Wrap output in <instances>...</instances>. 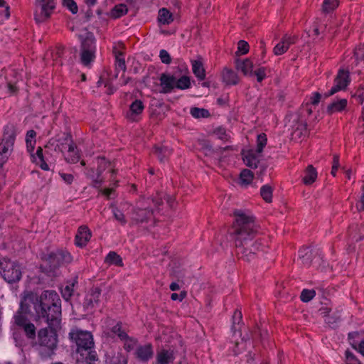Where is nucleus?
I'll return each instance as SVG.
<instances>
[{
	"label": "nucleus",
	"mask_w": 364,
	"mask_h": 364,
	"mask_svg": "<svg viewBox=\"0 0 364 364\" xmlns=\"http://www.w3.org/2000/svg\"><path fill=\"white\" fill-rule=\"evenodd\" d=\"M235 221L230 229L233 237L237 254L240 259L250 262L255 258L259 252H264L268 247V241L265 237H258L252 240L259 232V226L255 223V218L243 213L234 211Z\"/></svg>",
	"instance_id": "f257e3e1"
},
{
	"label": "nucleus",
	"mask_w": 364,
	"mask_h": 364,
	"mask_svg": "<svg viewBox=\"0 0 364 364\" xmlns=\"http://www.w3.org/2000/svg\"><path fill=\"white\" fill-rule=\"evenodd\" d=\"M26 301L30 302L34 310L36 320H44L48 325L60 326L61 322V300L53 290L43 291L40 296L26 291Z\"/></svg>",
	"instance_id": "f03ea898"
},
{
	"label": "nucleus",
	"mask_w": 364,
	"mask_h": 364,
	"mask_svg": "<svg viewBox=\"0 0 364 364\" xmlns=\"http://www.w3.org/2000/svg\"><path fill=\"white\" fill-rule=\"evenodd\" d=\"M42 259L43 264H41V268L43 272L51 273L54 272L60 266L70 263L73 257L67 250H57L45 255Z\"/></svg>",
	"instance_id": "7ed1b4c3"
},
{
	"label": "nucleus",
	"mask_w": 364,
	"mask_h": 364,
	"mask_svg": "<svg viewBox=\"0 0 364 364\" xmlns=\"http://www.w3.org/2000/svg\"><path fill=\"white\" fill-rule=\"evenodd\" d=\"M16 136L15 125L9 124L4 127L2 138L0 141V168L7 161L14 150Z\"/></svg>",
	"instance_id": "20e7f679"
},
{
	"label": "nucleus",
	"mask_w": 364,
	"mask_h": 364,
	"mask_svg": "<svg viewBox=\"0 0 364 364\" xmlns=\"http://www.w3.org/2000/svg\"><path fill=\"white\" fill-rule=\"evenodd\" d=\"M0 274L8 283H16L22 277L21 265L18 262L7 257L0 258Z\"/></svg>",
	"instance_id": "39448f33"
},
{
	"label": "nucleus",
	"mask_w": 364,
	"mask_h": 364,
	"mask_svg": "<svg viewBox=\"0 0 364 364\" xmlns=\"http://www.w3.org/2000/svg\"><path fill=\"white\" fill-rule=\"evenodd\" d=\"M69 338L77 346V352L84 356V351L92 349L94 340L90 332L77 328L72 329L69 333Z\"/></svg>",
	"instance_id": "423d86ee"
},
{
	"label": "nucleus",
	"mask_w": 364,
	"mask_h": 364,
	"mask_svg": "<svg viewBox=\"0 0 364 364\" xmlns=\"http://www.w3.org/2000/svg\"><path fill=\"white\" fill-rule=\"evenodd\" d=\"M60 328V326H51L48 325V327L43 328L38 332V341L41 346L47 348L50 352L57 348L58 344V333L57 331Z\"/></svg>",
	"instance_id": "0eeeda50"
},
{
	"label": "nucleus",
	"mask_w": 364,
	"mask_h": 364,
	"mask_svg": "<svg viewBox=\"0 0 364 364\" xmlns=\"http://www.w3.org/2000/svg\"><path fill=\"white\" fill-rule=\"evenodd\" d=\"M55 0H36L35 2L34 19L37 23L47 21L54 12Z\"/></svg>",
	"instance_id": "6e6552de"
},
{
	"label": "nucleus",
	"mask_w": 364,
	"mask_h": 364,
	"mask_svg": "<svg viewBox=\"0 0 364 364\" xmlns=\"http://www.w3.org/2000/svg\"><path fill=\"white\" fill-rule=\"evenodd\" d=\"M28 295L26 292H24L21 299L19 309L14 316L15 323L20 328L30 323L26 315L33 314L31 309V304L26 301Z\"/></svg>",
	"instance_id": "1a4fd4ad"
},
{
	"label": "nucleus",
	"mask_w": 364,
	"mask_h": 364,
	"mask_svg": "<svg viewBox=\"0 0 364 364\" xmlns=\"http://www.w3.org/2000/svg\"><path fill=\"white\" fill-rule=\"evenodd\" d=\"M153 215V210L143 202L134 207L132 210V224L146 223Z\"/></svg>",
	"instance_id": "9d476101"
},
{
	"label": "nucleus",
	"mask_w": 364,
	"mask_h": 364,
	"mask_svg": "<svg viewBox=\"0 0 364 364\" xmlns=\"http://www.w3.org/2000/svg\"><path fill=\"white\" fill-rule=\"evenodd\" d=\"M335 85L328 92L324 94L325 97H328L337 92L345 90L350 82L349 71L344 69H340L334 80Z\"/></svg>",
	"instance_id": "9b49d317"
},
{
	"label": "nucleus",
	"mask_w": 364,
	"mask_h": 364,
	"mask_svg": "<svg viewBox=\"0 0 364 364\" xmlns=\"http://www.w3.org/2000/svg\"><path fill=\"white\" fill-rule=\"evenodd\" d=\"M55 141L58 142L55 150H59L63 152L68 148V152H74L77 149V146L73 141V136L70 132H63L59 134L55 137Z\"/></svg>",
	"instance_id": "f8f14e48"
},
{
	"label": "nucleus",
	"mask_w": 364,
	"mask_h": 364,
	"mask_svg": "<svg viewBox=\"0 0 364 364\" xmlns=\"http://www.w3.org/2000/svg\"><path fill=\"white\" fill-rule=\"evenodd\" d=\"M101 291V289L98 287H92L85 297L83 301L84 309L89 311L98 306L100 301Z\"/></svg>",
	"instance_id": "ddd939ff"
},
{
	"label": "nucleus",
	"mask_w": 364,
	"mask_h": 364,
	"mask_svg": "<svg viewBox=\"0 0 364 364\" xmlns=\"http://www.w3.org/2000/svg\"><path fill=\"white\" fill-rule=\"evenodd\" d=\"M92 232L87 225H81L78 228L75 237V244L77 247H85L90 240Z\"/></svg>",
	"instance_id": "4468645a"
},
{
	"label": "nucleus",
	"mask_w": 364,
	"mask_h": 364,
	"mask_svg": "<svg viewBox=\"0 0 364 364\" xmlns=\"http://www.w3.org/2000/svg\"><path fill=\"white\" fill-rule=\"evenodd\" d=\"M125 46L123 43H118L112 49V53L115 57V65L117 70L125 72L127 69L125 60L124 58Z\"/></svg>",
	"instance_id": "2eb2a0df"
},
{
	"label": "nucleus",
	"mask_w": 364,
	"mask_h": 364,
	"mask_svg": "<svg viewBox=\"0 0 364 364\" xmlns=\"http://www.w3.org/2000/svg\"><path fill=\"white\" fill-rule=\"evenodd\" d=\"M175 351L173 348H161L158 350L156 355V364H170L175 360Z\"/></svg>",
	"instance_id": "dca6fc26"
},
{
	"label": "nucleus",
	"mask_w": 364,
	"mask_h": 364,
	"mask_svg": "<svg viewBox=\"0 0 364 364\" xmlns=\"http://www.w3.org/2000/svg\"><path fill=\"white\" fill-rule=\"evenodd\" d=\"M97 169L96 179L94 180L92 186L95 188H100L104 182V178L102 177V173L107 168L111 166V163L106 160L105 157H97Z\"/></svg>",
	"instance_id": "f3484780"
},
{
	"label": "nucleus",
	"mask_w": 364,
	"mask_h": 364,
	"mask_svg": "<svg viewBox=\"0 0 364 364\" xmlns=\"http://www.w3.org/2000/svg\"><path fill=\"white\" fill-rule=\"evenodd\" d=\"M134 355L141 362H147L154 355L153 346L151 343L139 346L136 348Z\"/></svg>",
	"instance_id": "a211bd4d"
},
{
	"label": "nucleus",
	"mask_w": 364,
	"mask_h": 364,
	"mask_svg": "<svg viewBox=\"0 0 364 364\" xmlns=\"http://www.w3.org/2000/svg\"><path fill=\"white\" fill-rule=\"evenodd\" d=\"M162 93H169L175 87L176 77L166 73H162L159 78Z\"/></svg>",
	"instance_id": "6ab92c4d"
},
{
	"label": "nucleus",
	"mask_w": 364,
	"mask_h": 364,
	"mask_svg": "<svg viewBox=\"0 0 364 364\" xmlns=\"http://www.w3.org/2000/svg\"><path fill=\"white\" fill-rule=\"evenodd\" d=\"M253 62L250 58L235 60L236 69L240 70L245 76H253Z\"/></svg>",
	"instance_id": "aec40b11"
},
{
	"label": "nucleus",
	"mask_w": 364,
	"mask_h": 364,
	"mask_svg": "<svg viewBox=\"0 0 364 364\" xmlns=\"http://www.w3.org/2000/svg\"><path fill=\"white\" fill-rule=\"evenodd\" d=\"M144 109L143 102L139 100H135L129 106L127 117L132 122H136L138 120L137 117L142 113Z\"/></svg>",
	"instance_id": "412c9836"
},
{
	"label": "nucleus",
	"mask_w": 364,
	"mask_h": 364,
	"mask_svg": "<svg viewBox=\"0 0 364 364\" xmlns=\"http://www.w3.org/2000/svg\"><path fill=\"white\" fill-rule=\"evenodd\" d=\"M223 81L228 85H235L239 83L240 78L237 74L232 70L225 68L222 72Z\"/></svg>",
	"instance_id": "4be33fe9"
},
{
	"label": "nucleus",
	"mask_w": 364,
	"mask_h": 364,
	"mask_svg": "<svg viewBox=\"0 0 364 364\" xmlns=\"http://www.w3.org/2000/svg\"><path fill=\"white\" fill-rule=\"evenodd\" d=\"M81 50L96 51L95 38L92 33H87L81 41Z\"/></svg>",
	"instance_id": "5701e85b"
},
{
	"label": "nucleus",
	"mask_w": 364,
	"mask_h": 364,
	"mask_svg": "<svg viewBox=\"0 0 364 364\" xmlns=\"http://www.w3.org/2000/svg\"><path fill=\"white\" fill-rule=\"evenodd\" d=\"M347 104L348 102L346 99H341L333 102L327 106L326 112L328 115H331L333 113L342 112L346 108Z\"/></svg>",
	"instance_id": "b1692460"
},
{
	"label": "nucleus",
	"mask_w": 364,
	"mask_h": 364,
	"mask_svg": "<svg viewBox=\"0 0 364 364\" xmlns=\"http://www.w3.org/2000/svg\"><path fill=\"white\" fill-rule=\"evenodd\" d=\"M317 178V171L312 165H309L304 171L302 181L305 185H311Z\"/></svg>",
	"instance_id": "393cba45"
},
{
	"label": "nucleus",
	"mask_w": 364,
	"mask_h": 364,
	"mask_svg": "<svg viewBox=\"0 0 364 364\" xmlns=\"http://www.w3.org/2000/svg\"><path fill=\"white\" fill-rule=\"evenodd\" d=\"M192 70L195 76L199 80H203L205 78V70L202 61L193 60H191Z\"/></svg>",
	"instance_id": "a878e982"
},
{
	"label": "nucleus",
	"mask_w": 364,
	"mask_h": 364,
	"mask_svg": "<svg viewBox=\"0 0 364 364\" xmlns=\"http://www.w3.org/2000/svg\"><path fill=\"white\" fill-rule=\"evenodd\" d=\"M243 161L247 166L254 169L257 168L259 163V160L253 151H248L244 156Z\"/></svg>",
	"instance_id": "bb28decb"
},
{
	"label": "nucleus",
	"mask_w": 364,
	"mask_h": 364,
	"mask_svg": "<svg viewBox=\"0 0 364 364\" xmlns=\"http://www.w3.org/2000/svg\"><path fill=\"white\" fill-rule=\"evenodd\" d=\"M154 149V154L161 162H164L171 154V150L166 146H155Z\"/></svg>",
	"instance_id": "cd10ccee"
},
{
	"label": "nucleus",
	"mask_w": 364,
	"mask_h": 364,
	"mask_svg": "<svg viewBox=\"0 0 364 364\" xmlns=\"http://www.w3.org/2000/svg\"><path fill=\"white\" fill-rule=\"evenodd\" d=\"M105 262L109 264H114L117 267H122L124 265L120 255L114 251L108 253L105 257Z\"/></svg>",
	"instance_id": "c85d7f7f"
},
{
	"label": "nucleus",
	"mask_w": 364,
	"mask_h": 364,
	"mask_svg": "<svg viewBox=\"0 0 364 364\" xmlns=\"http://www.w3.org/2000/svg\"><path fill=\"white\" fill-rule=\"evenodd\" d=\"M95 58V51L81 50L80 61L85 66H90Z\"/></svg>",
	"instance_id": "c756f323"
},
{
	"label": "nucleus",
	"mask_w": 364,
	"mask_h": 364,
	"mask_svg": "<svg viewBox=\"0 0 364 364\" xmlns=\"http://www.w3.org/2000/svg\"><path fill=\"white\" fill-rule=\"evenodd\" d=\"M158 20L163 24H169L173 19L172 14L167 9L163 8L159 11Z\"/></svg>",
	"instance_id": "7c9ffc66"
},
{
	"label": "nucleus",
	"mask_w": 364,
	"mask_h": 364,
	"mask_svg": "<svg viewBox=\"0 0 364 364\" xmlns=\"http://www.w3.org/2000/svg\"><path fill=\"white\" fill-rule=\"evenodd\" d=\"M105 363L106 364H127V361L122 353H118L112 355H107Z\"/></svg>",
	"instance_id": "2f4dec72"
},
{
	"label": "nucleus",
	"mask_w": 364,
	"mask_h": 364,
	"mask_svg": "<svg viewBox=\"0 0 364 364\" xmlns=\"http://www.w3.org/2000/svg\"><path fill=\"white\" fill-rule=\"evenodd\" d=\"M127 11L128 9L125 4H117L111 10L110 15L113 18H118L127 14Z\"/></svg>",
	"instance_id": "473e14b6"
},
{
	"label": "nucleus",
	"mask_w": 364,
	"mask_h": 364,
	"mask_svg": "<svg viewBox=\"0 0 364 364\" xmlns=\"http://www.w3.org/2000/svg\"><path fill=\"white\" fill-rule=\"evenodd\" d=\"M273 188L269 185L262 186L260 188V196L266 203L272 201Z\"/></svg>",
	"instance_id": "72a5a7b5"
},
{
	"label": "nucleus",
	"mask_w": 364,
	"mask_h": 364,
	"mask_svg": "<svg viewBox=\"0 0 364 364\" xmlns=\"http://www.w3.org/2000/svg\"><path fill=\"white\" fill-rule=\"evenodd\" d=\"M254 178V173L249 169H243L240 174L241 184L249 185L251 183Z\"/></svg>",
	"instance_id": "f704fd0d"
},
{
	"label": "nucleus",
	"mask_w": 364,
	"mask_h": 364,
	"mask_svg": "<svg viewBox=\"0 0 364 364\" xmlns=\"http://www.w3.org/2000/svg\"><path fill=\"white\" fill-rule=\"evenodd\" d=\"M190 112L196 119L208 118L210 116L209 111L204 108L192 107Z\"/></svg>",
	"instance_id": "c9c22d12"
},
{
	"label": "nucleus",
	"mask_w": 364,
	"mask_h": 364,
	"mask_svg": "<svg viewBox=\"0 0 364 364\" xmlns=\"http://www.w3.org/2000/svg\"><path fill=\"white\" fill-rule=\"evenodd\" d=\"M191 87L190 77L186 75L181 77L179 79L176 77L175 87L180 90H186Z\"/></svg>",
	"instance_id": "e433bc0d"
},
{
	"label": "nucleus",
	"mask_w": 364,
	"mask_h": 364,
	"mask_svg": "<svg viewBox=\"0 0 364 364\" xmlns=\"http://www.w3.org/2000/svg\"><path fill=\"white\" fill-rule=\"evenodd\" d=\"M339 4L338 0H324L322 5V10L324 13H330L336 9Z\"/></svg>",
	"instance_id": "4c0bfd02"
},
{
	"label": "nucleus",
	"mask_w": 364,
	"mask_h": 364,
	"mask_svg": "<svg viewBox=\"0 0 364 364\" xmlns=\"http://www.w3.org/2000/svg\"><path fill=\"white\" fill-rule=\"evenodd\" d=\"M299 257L303 263L309 264L311 261V250L308 247H304L299 251Z\"/></svg>",
	"instance_id": "58836bf2"
},
{
	"label": "nucleus",
	"mask_w": 364,
	"mask_h": 364,
	"mask_svg": "<svg viewBox=\"0 0 364 364\" xmlns=\"http://www.w3.org/2000/svg\"><path fill=\"white\" fill-rule=\"evenodd\" d=\"M21 328L23 329V331L28 338L34 339L36 338V327L33 323L30 322L28 324L21 326Z\"/></svg>",
	"instance_id": "ea45409f"
},
{
	"label": "nucleus",
	"mask_w": 364,
	"mask_h": 364,
	"mask_svg": "<svg viewBox=\"0 0 364 364\" xmlns=\"http://www.w3.org/2000/svg\"><path fill=\"white\" fill-rule=\"evenodd\" d=\"M267 142V135L261 133L257 136V153H262Z\"/></svg>",
	"instance_id": "a19ab883"
},
{
	"label": "nucleus",
	"mask_w": 364,
	"mask_h": 364,
	"mask_svg": "<svg viewBox=\"0 0 364 364\" xmlns=\"http://www.w3.org/2000/svg\"><path fill=\"white\" fill-rule=\"evenodd\" d=\"M111 331L117 335L121 340H123L126 338H128L127 333L122 329V323L119 322L115 326H114Z\"/></svg>",
	"instance_id": "79ce46f5"
},
{
	"label": "nucleus",
	"mask_w": 364,
	"mask_h": 364,
	"mask_svg": "<svg viewBox=\"0 0 364 364\" xmlns=\"http://www.w3.org/2000/svg\"><path fill=\"white\" fill-rule=\"evenodd\" d=\"M340 321L341 314L338 311L334 312L332 314H330V315L324 319V321L330 326H334Z\"/></svg>",
	"instance_id": "37998d69"
},
{
	"label": "nucleus",
	"mask_w": 364,
	"mask_h": 364,
	"mask_svg": "<svg viewBox=\"0 0 364 364\" xmlns=\"http://www.w3.org/2000/svg\"><path fill=\"white\" fill-rule=\"evenodd\" d=\"M316 295V292L314 290L311 289H304L300 295V299L304 302H309L311 301Z\"/></svg>",
	"instance_id": "c03bdc74"
},
{
	"label": "nucleus",
	"mask_w": 364,
	"mask_h": 364,
	"mask_svg": "<svg viewBox=\"0 0 364 364\" xmlns=\"http://www.w3.org/2000/svg\"><path fill=\"white\" fill-rule=\"evenodd\" d=\"M250 46L248 43L245 41L240 40L237 43V51L236 52L237 55L239 53L242 55L247 54L249 52Z\"/></svg>",
	"instance_id": "a18cd8bd"
},
{
	"label": "nucleus",
	"mask_w": 364,
	"mask_h": 364,
	"mask_svg": "<svg viewBox=\"0 0 364 364\" xmlns=\"http://www.w3.org/2000/svg\"><path fill=\"white\" fill-rule=\"evenodd\" d=\"M353 55L357 61L364 62V43L360 44L354 49Z\"/></svg>",
	"instance_id": "49530a36"
},
{
	"label": "nucleus",
	"mask_w": 364,
	"mask_h": 364,
	"mask_svg": "<svg viewBox=\"0 0 364 364\" xmlns=\"http://www.w3.org/2000/svg\"><path fill=\"white\" fill-rule=\"evenodd\" d=\"M122 341H124V348L127 352H129L132 350H133L137 343L136 339H135L134 338H131L129 336H128V338H126L123 339Z\"/></svg>",
	"instance_id": "de8ad7c7"
},
{
	"label": "nucleus",
	"mask_w": 364,
	"mask_h": 364,
	"mask_svg": "<svg viewBox=\"0 0 364 364\" xmlns=\"http://www.w3.org/2000/svg\"><path fill=\"white\" fill-rule=\"evenodd\" d=\"M282 41L284 43L285 46H287V48L289 49L290 46L295 44L298 41V36H289L287 34H285L282 38Z\"/></svg>",
	"instance_id": "09e8293b"
},
{
	"label": "nucleus",
	"mask_w": 364,
	"mask_h": 364,
	"mask_svg": "<svg viewBox=\"0 0 364 364\" xmlns=\"http://www.w3.org/2000/svg\"><path fill=\"white\" fill-rule=\"evenodd\" d=\"M266 70L267 68L265 67H259L255 70H253V76H256L257 82H261L266 78Z\"/></svg>",
	"instance_id": "8fccbe9b"
},
{
	"label": "nucleus",
	"mask_w": 364,
	"mask_h": 364,
	"mask_svg": "<svg viewBox=\"0 0 364 364\" xmlns=\"http://www.w3.org/2000/svg\"><path fill=\"white\" fill-rule=\"evenodd\" d=\"M63 5L69 9L73 14L77 13L78 7L74 0H63Z\"/></svg>",
	"instance_id": "3c124183"
},
{
	"label": "nucleus",
	"mask_w": 364,
	"mask_h": 364,
	"mask_svg": "<svg viewBox=\"0 0 364 364\" xmlns=\"http://www.w3.org/2000/svg\"><path fill=\"white\" fill-rule=\"evenodd\" d=\"M65 159L67 162L70 164L77 163L80 159V155L77 149H75L74 152H68V155L65 156Z\"/></svg>",
	"instance_id": "603ef678"
},
{
	"label": "nucleus",
	"mask_w": 364,
	"mask_h": 364,
	"mask_svg": "<svg viewBox=\"0 0 364 364\" xmlns=\"http://www.w3.org/2000/svg\"><path fill=\"white\" fill-rule=\"evenodd\" d=\"M113 215L114 218L122 225H124L127 223L124 214L119 210L118 208H114L113 210Z\"/></svg>",
	"instance_id": "864d4df0"
},
{
	"label": "nucleus",
	"mask_w": 364,
	"mask_h": 364,
	"mask_svg": "<svg viewBox=\"0 0 364 364\" xmlns=\"http://www.w3.org/2000/svg\"><path fill=\"white\" fill-rule=\"evenodd\" d=\"M288 50L287 46H285L284 43L281 40L274 48V53L276 55H280L284 54Z\"/></svg>",
	"instance_id": "5fc2aeb1"
},
{
	"label": "nucleus",
	"mask_w": 364,
	"mask_h": 364,
	"mask_svg": "<svg viewBox=\"0 0 364 364\" xmlns=\"http://www.w3.org/2000/svg\"><path fill=\"white\" fill-rule=\"evenodd\" d=\"M73 284L67 285L61 290L62 296L65 300H68L72 296L73 294Z\"/></svg>",
	"instance_id": "6e6d98bb"
},
{
	"label": "nucleus",
	"mask_w": 364,
	"mask_h": 364,
	"mask_svg": "<svg viewBox=\"0 0 364 364\" xmlns=\"http://www.w3.org/2000/svg\"><path fill=\"white\" fill-rule=\"evenodd\" d=\"M360 334L357 331L350 332L348 335V339L350 345L352 348H355V345L359 342L357 338L359 337Z\"/></svg>",
	"instance_id": "4d7b16f0"
},
{
	"label": "nucleus",
	"mask_w": 364,
	"mask_h": 364,
	"mask_svg": "<svg viewBox=\"0 0 364 364\" xmlns=\"http://www.w3.org/2000/svg\"><path fill=\"white\" fill-rule=\"evenodd\" d=\"M86 354L85 360L87 363H91L97 360V355L95 351L92 350V349L84 351V355Z\"/></svg>",
	"instance_id": "13d9d810"
},
{
	"label": "nucleus",
	"mask_w": 364,
	"mask_h": 364,
	"mask_svg": "<svg viewBox=\"0 0 364 364\" xmlns=\"http://www.w3.org/2000/svg\"><path fill=\"white\" fill-rule=\"evenodd\" d=\"M159 57L161 62L164 64H170L171 63V55L166 50H161L160 51Z\"/></svg>",
	"instance_id": "bf43d9fd"
},
{
	"label": "nucleus",
	"mask_w": 364,
	"mask_h": 364,
	"mask_svg": "<svg viewBox=\"0 0 364 364\" xmlns=\"http://www.w3.org/2000/svg\"><path fill=\"white\" fill-rule=\"evenodd\" d=\"M339 166V156L338 154H334L333 156V164L331 172L333 176H336Z\"/></svg>",
	"instance_id": "052dcab7"
},
{
	"label": "nucleus",
	"mask_w": 364,
	"mask_h": 364,
	"mask_svg": "<svg viewBox=\"0 0 364 364\" xmlns=\"http://www.w3.org/2000/svg\"><path fill=\"white\" fill-rule=\"evenodd\" d=\"M345 355L348 361H354L356 364H362V363L356 358V356L349 350H346Z\"/></svg>",
	"instance_id": "680f3d73"
},
{
	"label": "nucleus",
	"mask_w": 364,
	"mask_h": 364,
	"mask_svg": "<svg viewBox=\"0 0 364 364\" xmlns=\"http://www.w3.org/2000/svg\"><path fill=\"white\" fill-rule=\"evenodd\" d=\"M215 133L218 135V138L223 141L228 140V134L226 133V130L224 128L219 127L215 129Z\"/></svg>",
	"instance_id": "e2e57ef3"
},
{
	"label": "nucleus",
	"mask_w": 364,
	"mask_h": 364,
	"mask_svg": "<svg viewBox=\"0 0 364 364\" xmlns=\"http://www.w3.org/2000/svg\"><path fill=\"white\" fill-rule=\"evenodd\" d=\"M164 197L161 193H157L155 196L151 198L154 205L159 208L163 204Z\"/></svg>",
	"instance_id": "0e129e2a"
},
{
	"label": "nucleus",
	"mask_w": 364,
	"mask_h": 364,
	"mask_svg": "<svg viewBox=\"0 0 364 364\" xmlns=\"http://www.w3.org/2000/svg\"><path fill=\"white\" fill-rule=\"evenodd\" d=\"M64 54V47L62 46H57L55 47V53L53 57L55 60H57L58 58H62Z\"/></svg>",
	"instance_id": "69168bd1"
},
{
	"label": "nucleus",
	"mask_w": 364,
	"mask_h": 364,
	"mask_svg": "<svg viewBox=\"0 0 364 364\" xmlns=\"http://www.w3.org/2000/svg\"><path fill=\"white\" fill-rule=\"evenodd\" d=\"M356 208L359 211L364 210V186H362V194L360 201L356 204Z\"/></svg>",
	"instance_id": "338daca9"
},
{
	"label": "nucleus",
	"mask_w": 364,
	"mask_h": 364,
	"mask_svg": "<svg viewBox=\"0 0 364 364\" xmlns=\"http://www.w3.org/2000/svg\"><path fill=\"white\" fill-rule=\"evenodd\" d=\"M355 350H357L359 353H360L364 357V339L359 341L356 345L355 348H353Z\"/></svg>",
	"instance_id": "774afa93"
}]
</instances>
